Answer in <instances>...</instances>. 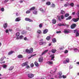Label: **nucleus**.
<instances>
[{
	"mask_svg": "<svg viewBox=\"0 0 79 79\" xmlns=\"http://www.w3.org/2000/svg\"><path fill=\"white\" fill-rule=\"evenodd\" d=\"M26 52L28 53H31L33 52V48H31L29 50L28 49H27L26 50Z\"/></svg>",
	"mask_w": 79,
	"mask_h": 79,
	"instance_id": "nucleus-1",
	"label": "nucleus"
},
{
	"mask_svg": "<svg viewBox=\"0 0 79 79\" xmlns=\"http://www.w3.org/2000/svg\"><path fill=\"white\" fill-rule=\"evenodd\" d=\"M39 44L40 45H46L47 44V43L46 42H39Z\"/></svg>",
	"mask_w": 79,
	"mask_h": 79,
	"instance_id": "nucleus-2",
	"label": "nucleus"
},
{
	"mask_svg": "<svg viewBox=\"0 0 79 79\" xmlns=\"http://www.w3.org/2000/svg\"><path fill=\"white\" fill-rule=\"evenodd\" d=\"M76 27V24L73 23L71 26V29H74Z\"/></svg>",
	"mask_w": 79,
	"mask_h": 79,
	"instance_id": "nucleus-3",
	"label": "nucleus"
},
{
	"mask_svg": "<svg viewBox=\"0 0 79 79\" xmlns=\"http://www.w3.org/2000/svg\"><path fill=\"white\" fill-rule=\"evenodd\" d=\"M34 76V75L32 73H29L28 74V77L29 78H32Z\"/></svg>",
	"mask_w": 79,
	"mask_h": 79,
	"instance_id": "nucleus-4",
	"label": "nucleus"
},
{
	"mask_svg": "<svg viewBox=\"0 0 79 79\" xmlns=\"http://www.w3.org/2000/svg\"><path fill=\"white\" fill-rule=\"evenodd\" d=\"M27 63H28V62L27 61H26L25 63H23L22 64V66L23 67V66H27Z\"/></svg>",
	"mask_w": 79,
	"mask_h": 79,
	"instance_id": "nucleus-5",
	"label": "nucleus"
},
{
	"mask_svg": "<svg viewBox=\"0 0 79 79\" xmlns=\"http://www.w3.org/2000/svg\"><path fill=\"white\" fill-rule=\"evenodd\" d=\"M64 33H65V34L66 33H69V32H70V30L69 29H65L64 30Z\"/></svg>",
	"mask_w": 79,
	"mask_h": 79,
	"instance_id": "nucleus-6",
	"label": "nucleus"
},
{
	"mask_svg": "<svg viewBox=\"0 0 79 79\" xmlns=\"http://www.w3.org/2000/svg\"><path fill=\"white\" fill-rule=\"evenodd\" d=\"M25 20L27 21H29V22H33V21L31 20V19L27 18H25Z\"/></svg>",
	"mask_w": 79,
	"mask_h": 79,
	"instance_id": "nucleus-7",
	"label": "nucleus"
},
{
	"mask_svg": "<svg viewBox=\"0 0 79 79\" xmlns=\"http://www.w3.org/2000/svg\"><path fill=\"white\" fill-rule=\"evenodd\" d=\"M72 20L74 22H77L78 20H79V18L78 17L77 19L73 18Z\"/></svg>",
	"mask_w": 79,
	"mask_h": 79,
	"instance_id": "nucleus-8",
	"label": "nucleus"
},
{
	"mask_svg": "<svg viewBox=\"0 0 79 79\" xmlns=\"http://www.w3.org/2000/svg\"><path fill=\"white\" fill-rule=\"evenodd\" d=\"M43 60H44V59L42 57L40 58L39 59V61L40 63H42L43 61Z\"/></svg>",
	"mask_w": 79,
	"mask_h": 79,
	"instance_id": "nucleus-9",
	"label": "nucleus"
},
{
	"mask_svg": "<svg viewBox=\"0 0 79 79\" xmlns=\"http://www.w3.org/2000/svg\"><path fill=\"white\" fill-rule=\"evenodd\" d=\"M19 21H21V19H20V18L19 17H18L15 19V21L16 22Z\"/></svg>",
	"mask_w": 79,
	"mask_h": 79,
	"instance_id": "nucleus-10",
	"label": "nucleus"
},
{
	"mask_svg": "<svg viewBox=\"0 0 79 79\" xmlns=\"http://www.w3.org/2000/svg\"><path fill=\"white\" fill-rule=\"evenodd\" d=\"M3 26L4 28L5 29H6V27H7V26H8V24L6 23L4 24Z\"/></svg>",
	"mask_w": 79,
	"mask_h": 79,
	"instance_id": "nucleus-11",
	"label": "nucleus"
},
{
	"mask_svg": "<svg viewBox=\"0 0 79 79\" xmlns=\"http://www.w3.org/2000/svg\"><path fill=\"white\" fill-rule=\"evenodd\" d=\"M15 53V52L13 51H10L8 52V55H11V54H12V53Z\"/></svg>",
	"mask_w": 79,
	"mask_h": 79,
	"instance_id": "nucleus-12",
	"label": "nucleus"
},
{
	"mask_svg": "<svg viewBox=\"0 0 79 79\" xmlns=\"http://www.w3.org/2000/svg\"><path fill=\"white\" fill-rule=\"evenodd\" d=\"M48 32V29H45L43 31V34H46Z\"/></svg>",
	"mask_w": 79,
	"mask_h": 79,
	"instance_id": "nucleus-13",
	"label": "nucleus"
},
{
	"mask_svg": "<svg viewBox=\"0 0 79 79\" xmlns=\"http://www.w3.org/2000/svg\"><path fill=\"white\" fill-rule=\"evenodd\" d=\"M52 22L53 24H56V19H53L52 20Z\"/></svg>",
	"mask_w": 79,
	"mask_h": 79,
	"instance_id": "nucleus-14",
	"label": "nucleus"
},
{
	"mask_svg": "<svg viewBox=\"0 0 79 79\" xmlns=\"http://www.w3.org/2000/svg\"><path fill=\"white\" fill-rule=\"evenodd\" d=\"M18 58H23V55L20 54L18 56Z\"/></svg>",
	"mask_w": 79,
	"mask_h": 79,
	"instance_id": "nucleus-15",
	"label": "nucleus"
},
{
	"mask_svg": "<svg viewBox=\"0 0 79 79\" xmlns=\"http://www.w3.org/2000/svg\"><path fill=\"white\" fill-rule=\"evenodd\" d=\"M56 52V50L55 49H53L52 50V52L53 53H55Z\"/></svg>",
	"mask_w": 79,
	"mask_h": 79,
	"instance_id": "nucleus-16",
	"label": "nucleus"
},
{
	"mask_svg": "<svg viewBox=\"0 0 79 79\" xmlns=\"http://www.w3.org/2000/svg\"><path fill=\"white\" fill-rule=\"evenodd\" d=\"M48 51V50H45L42 53L41 55H44V54L46 53H47Z\"/></svg>",
	"mask_w": 79,
	"mask_h": 79,
	"instance_id": "nucleus-17",
	"label": "nucleus"
},
{
	"mask_svg": "<svg viewBox=\"0 0 79 79\" xmlns=\"http://www.w3.org/2000/svg\"><path fill=\"white\" fill-rule=\"evenodd\" d=\"M35 65L36 66H39V63H37V62L35 61L34 63Z\"/></svg>",
	"mask_w": 79,
	"mask_h": 79,
	"instance_id": "nucleus-18",
	"label": "nucleus"
},
{
	"mask_svg": "<svg viewBox=\"0 0 79 79\" xmlns=\"http://www.w3.org/2000/svg\"><path fill=\"white\" fill-rule=\"evenodd\" d=\"M35 9V7H33L30 9V11H32V10H34Z\"/></svg>",
	"mask_w": 79,
	"mask_h": 79,
	"instance_id": "nucleus-19",
	"label": "nucleus"
},
{
	"mask_svg": "<svg viewBox=\"0 0 79 79\" xmlns=\"http://www.w3.org/2000/svg\"><path fill=\"white\" fill-rule=\"evenodd\" d=\"M60 13V14L63 15L65 13V11L63 10H61Z\"/></svg>",
	"mask_w": 79,
	"mask_h": 79,
	"instance_id": "nucleus-20",
	"label": "nucleus"
},
{
	"mask_svg": "<svg viewBox=\"0 0 79 79\" xmlns=\"http://www.w3.org/2000/svg\"><path fill=\"white\" fill-rule=\"evenodd\" d=\"M71 18H72V17H71V16H69L66 19V20H70V19H71Z\"/></svg>",
	"mask_w": 79,
	"mask_h": 79,
	"instance_id": "nucleus-21",
	"label": "nucleus"
},
{
	"mask_svg": "<svg viewBox=\"0 0 79 79\" xmlns=\"http://www.w3.org/2000/svg\"><path fill=\"white\" fill-rule=\"evenodd\" d=\"M14 68V67L13 66H11L9 68V71H11V70L13 69Z\"/></svg>",
	"mask_w": 79,
	"mask_h": 79,
	"instance_id": "nucleus-22",
	"label": "nucleus"
},
{
	"mask_svg": "<svg viewBox=\"0 0 79 79\" xmlns=\"http://www.w3.org/2000/svg\"><path fill=\"white\" fill-rule=\"evenodd\" d=\"M47 63L48 64H53V61H49L47 62Z\"/></svg>",
	"mask_w": 79,
	"mask_h": 79,
	"instance_id": "nucleus-23",
	"label": "nucleus"
},
{
	"mask_svg": "<svg viewBox=\"0 0 79 79\" xmlns=\"http://www.w3.org/2000/svg\"><path fill=\"white\" fill-rule=\"evenodd\" d=\"M51 38V37H50V36H48L47 37L46 39V40H50V39Z\"/></svg>",
	"mask_w": 79,
	"mask_h": 79,
	"instance_id": "nucleus-24",
	"label": "nucleus"
},
{
	"mask_svg": "<svg viewBox=\"0 0 79 79\" xmlns=\"http://www.w3.org/2000/svg\"><path fill=\"white\" fill-rule=\"evenodd\" d=\"M70 6H72V7H74V4L73 2L71 3L70 4H69Z\"/></svg>",
	"mask_w": 79,
	"mask_h": 79,
	"instance_id": "nucleus-25",
	"label": "nucleus"
},
{
	"mask_svg": "<svg viewBox=\"0 0 79 79\" xmlns=\"http://www.w3.org/2000/svg\"><path fill=\"white\" fill-rule=\"evenodd\" d=\"M69 16V14L68 13H66L65 14L64 16L65 17V18H67V17H68Z\"/></svg>",
	"mask_w": 79,
	"mask_h": 79,
	"instance_id": "nucleus-26",
	"label": "nucleus"
},
{
	"mask_svg": "<svg viewBox=\"0 0 79 79\" xmlns=\"http://www.w3.org/2000/svg\"><path fill=\"white\" fill-rule=\"evenodd\" d=\"M52 41L53 43H55L56 42V40L55 38H54L52 40Z\"/></svg>",
	"mask_w": 79,
	"mask_h": 79,
	"instance_id": "nucleus-27",
	"label": "nucleus"
},
{
	"mask_svg": "<svg viewBox=\"0 0 79 79\" xmlns=\"http://www.w3.org/2000/svg\"><path fill=\"white\" fill-rule=\"evenodd\" d=\"M31 13V10H30V9L29 10H28L26 11V14H29V13Z\"/></svg>",
	"mask_w": 79,
	"mask_h": 79,
	"instance_id": "nucleus-28",
	"label": "nucleus"
},
{
	"mask_svg": "<svg viewBox=\"0 0 79 79\" xmlns=\"http://www.w3.org/2000/svg\"><path fill=\"white\" fill-rule=\"evenodd\" d=\"M4 58H6V57L4 56L3 57H2L0 59V61H3L4 60Z\"/></svg>",
	"mask_w": 79,
	"mask_h": 79,
	"instance_id": "nucleus-29",
	"label": "nucleus"
},
{
	"mask_svg": "<svg viewBox=\"0 0 79 79\" xmlns=\"http://www.w3.org/2000/svg\"><path fill=\"white\" fill-rule=\"evenodd\" d=\"M19 35H20V34H19V32H18L16 34V36L17 37H18L19 36Z\"/></svg>",
	"mask_w": 79,
	"mask_h": 79,
	"instance_id": "nucleus-30",
	"label": "nucleus"
},
{
	"mask_svg": "<svg viewBox=\"0 0 79 79\" xmlns=\"http://www.w3.org/2000/svg\"><path fill=\"white\" fill-rule=\"evenodd\" d=\"M46 5H50L51 4V2H48L46 3Z\"/></svg>",
	"mask_w": 79,
	"mask_h": 79,
	"instance_id": "nucleus-31",
	"label": "nucleus"
},
{
	"mask_svg": "<svg viewBox=\"0 0 79 79\" xmlns=\"http://www.w3.org/2000/svg\"><path fill=\"white\" fill-rule=\"evenodd\" d=\"M60 18L61 19H63L64 18V15H62L61 16Z\"/></svg>",
	"mask_w": 79,
	"mask_h": 79,
	"instance_id": "nucleus-32",
	"label": "nucleus"
},
{
	"mask_svg": "<svg viewBox=\"0 0 79 79\" xmlns=\"http://www.w3.org/2000/svg\"><path fill=\"white\" fill-rule=\"evenodd\" d=\"M58 74L59 76H61L62 75V73L61 72H59L58 73Z\"/></svg>",
	"mask_w": 79,
	"mask_h": 79,
	"instance_id": "nucleus-33",
	"label": "nucleus"
},
{
	"mask_svg": "<svg viewBox=\"0 0 79 79\" xmlns=\"http://www.w3.org/2000/svg\"><path fill=\"white\" fill-rule=\"evenodd\" d=\"M37 33H38V34H41V31L40 30H38L37 31Z\"/></svg>",
	"mask_w": 79,
	"mask_h": 79,
	"instance_id": "nucleus-34",
	"label": "nucleus"
},
{
	"mask_svg": "<svg viewBox=\"0 0 79 79\" xmlns=\"http://www.w3.org/2000/svg\"><path fill=\"white\" fill-rule=\"evenodd\" d=\"M19 38H20V39H23L24 38V36L23 35H21L19 36Z\"/></svg>",
	"mask_w": 79,
	"mask_h": 79,
	"instance_id": "nucleus-35",
	"label": "nucleus"
},
{
	"mask_svg": "<svg viewBox=\"0 0 79 79\" xmlns=\"http://www.w3.org/2000/svg\"><path fill=\"white\" fill-rule=\"evenodd\" d=\"M76 37H78L79 35V33L78 31H77L76 34Z\"/></svg>",
	"mask_w": 79,
	"mask_h": 79,
	"instance_id": "nucleus-36",
	"label": "nucleus"
},
{
	"mask_svg": "<svg viewBox=\"0 0 79 79\" xmlns=\"http://www.w3.org/2000/svg\"><path fill=\"white\" fill-rule=\"evenodd\" d=\"M30 66L31 68H33L34 66V64L32 63L30 64Z\"/></svg>",
	"mask_w": 79,
	"mask_h": 79,
	"instance_id": "nucleus-37",
	"label": "nucleus"
},
{
	"mask_svg": "<svg viewBox=\"0 0 79 79\" xmlns=\"http://www.w3.org/2000/svg\"><path fill=\"white\" fill-rule=\"evenodd\" d=\"M65 60L66 61V62L67 63H69V59L68 58L66 59Z\"/></svg>",
	"mask_w": 79,
	"mask_h": 79,
	"instance_id": "nucleus-38",
	"label": "nucleus"
},
{
	"mask_svg": "<svg viewBox=\"0 0 79 79\" xmlns=\"http://www.w3.org/2000/svg\"><path fill=\"white\" fill-rule=\"evenodd\" d=\"M33 14L34 15H37V12L36 11H35L33 12Z\"/></svg>",
	"mask_w": 79,
	"mask_h": 79,
	"instance_id": "nucleus-39",
	"label": "nucleus"
},
{
	"mask_svg": "<svg viewBox=\"0 0 79 79\" xmlns=\"http://www.w3.org/2000/svg\"><path fill=\"white\" fill-rule=\"evenodd\" d=\"M58 19L59 21H61V17L60 16H59L58 18Z\"/></svg>",
	"mask_w": 79,
	"mask_h": 79,
	"instance_id": "nucleus-40",
	"label": "nucleus"
},
{
	"mask_svg": "<svg viewBox=\"0 0 79 79\" xmlns=\"http://www.w3.org/2000/svg\"><path fill=\"white\" fill-rule=\"evenodd\" d=\"M39 27H40V28H41V27H42V23L40 24L39 25Z\"/></svg>",
	"mask_w": 79,
	"mask_h": 79,
	"instance_id": "nucleus-41",
	"label": "nucleus"
},
{
	"mask_svg": "<svg viewBox=\"0 0 79 79\" xmlns=\"http://www.w3.org/2000/svg\"><path fill=\"white\" fill-rule=\"evenodd\" d=\"M77 32H78V31H77V30L76 29V30H73V33H76H76H77Z\"/></svg>",
	"mask_w": 79,
	"mask_h": 79,
	"instance_id": "nucleus-42",
	"label": "nucleus"
},
{
	"mask_svg": "<svg viewBox=\"0 0 79 79\" xmlns=\"http://www.w3.org/2000/svg\"><path fill=\"white\" fill-rule=\"evenodd\" d=\"M56 33L57 34H59V33H61V31H56Z\"/></svg>",
	"mask_w": 79,
	"mask_h": 79,
	"instance_id": "nucleus-43",
	"label": "nucleus"
},
{
	"mask_svg": "<svg viewBox=\"0 0 79 79\" xmlns=\"http://www.w3.org/2000/svg\"><path fill=\"white\" fill-rule=\"evenodd\" d=\"M6 67H7V65H4L3 66V67L4 68H6Z\"/></svg>",
	"mask_w": 79,
	"mask_h": 79,
	"instance_id": "nucleus-44",
	"label": "nucleus"
},
{
	"mask_svg": "<svg viewBox=\"0 0 79 79\" xmlns=\"http://www.w3.org/2000/svg\"><path fill=\"white\" fill-rule=\"evenodd\" d=\"M63 64H66V63H67L66 60H64L63 61Z\"/></svg>",
	"mask_w": 79,
	"mask_h": 79,
	"instance_id": "nucleus-45",
	"label": "nucleus"
},
{
	"mask_svg": "<svg viewBox=\"0 0 79 79\" xmlns=\"http://www.w3.org/2000/svg\"><path fill=\"white\" fill-rule=\"evenodd\" d=\"M62 77H63V78H64V79H65V78H66V76L65 75H63Z\"/></svg>",
	"mask_w": 79,
	"mask_h": 79,
	"instance_id": "nucleus-46",
	"label": "nucleus"
},
{
	"mask_svg": "<svg viewBox=\"0 0 79 79\" xmlns=\"http://www.w3.org/2000/svg\"><path fill=\"white\" fill-rule=\"evenodd\" d=\"M52 7H55V4H52Z\"/></svg>",
	"mask_w": 79,
	"mask_h": 79,
	"instance_id": "nucleus-47",
	"label": "nucleus"
},
{
	"mask_svg": "<svg viewBox=\"0 0 79 79\" xmlns=\"http://www.w3.org/2000/svg\"><path fill=\"white\" fill-rule=\"evenodd\" d=\"M4 10H5V9H4V8H2L1 9V11H4Z\"/></svg>",
	"mask_w": 79,
	"mask_h": 79,
	"instance_id": "nucleus-48",
	"label": "nucleus"
},
{
	"mask_svg": "<svg viewBox=\"0 0 79 79\" xmlns=\"http://www.w3.org/2000/svg\"><path fill=\"white\" fill-rule=\"evenodd\" d=\"M27 66H26V68H27V69H28V68H30V66H29V65H28V64H27Z\"/></svg>",
	"mask_w": 79,
	"mask_h": 79,
	"instance_id": "nucleus-49",
	"label": "nucleus"
},
{
	"mask_svg": "<svg viewBox=\"0 0 79 79\" xmlns=\"http://www.w3.org/2000/svg\"><path fill=\"white\" fill-rule=\"evenodd\" d=\"M64 53H68V51L67 50H65V51H64Z\"/></svg>",
	"mask_w": 79,
	"mask_h": 79,
	"instance_id": "nucleus-50",
	"label": "nucleus"
},
{
	"mask_svg": "<svg viewBox=\"0 0 79 79\" xmlns=\"http://www.w3.org/2000/svg\"><path fill=\"white\" fill-rule=\"evenodd\" d=\"M58 26H62V24L61 23H58Z\"/></svg>",
	"mask_w": 79,
	"mask_h": 79,
	"instance_id": "nucleus-51",
	"label": "nucleus"
},
{
	"mask_svg": "<svg viewBox=\"0 0 79 79\" xmlns=\"http://www.w3.org/2000/svg\"><path fill=\"white\" fill-rule=\"evenodd\" d=\"M5 63V61H1L0 62V63H1V64H3V63Z\"/></svg>",
	"mask_w": 79,
	"mask_h": 79,
	"instance_id": "nucleus-52",
	"label": "nucleus"
},
{
	"mask_svg": "<svg viewBox=\"0 0 79 79\" xmlns=\"http://www.w3.org/2000/svg\"><path fill=\"white\" fill-rule=\"evenodd\" d=\"M52 58L51 60H53L54 58H55V56H52V57H51Z\"/></svg>",
	"mask_w": 79,
	"mask_h": 79,
	"instance_id": "nucleus-53",
	"label": "nucleus"
},
{
	"mask_svg": "<svg viewBox=\"0 0 79 79\" xmlns=\"http://www.w3.org/2000/svg\"><path fill=\"white\" fill-rule=\"evenodd\" d=\"M59 78L60 79H61V78H62V76H61V75H59Z\"/></svg>",
	"mask_w": 79,
	"mask_h": 79,
	"instance_id": "nucleus-54",
	"label": "nucleus"
},
{
	"mask_svg": "<svg viewBox=\"0 0 79 79\" xmlns=\"http://www.w3.org/2000/svg\"><path fill=\"white\" fill-rule=\"evenodd\" d=\"M53 56H55V55H54V54H53L51 55V57H52Z\"/></svg>",
	"mask_w": 79,
	"mask_h": 79,
	"instance_id": "nucleus-55",
	"label": "nucleus"
},
{
	"mask_svg": "<svg viewBox=\"0 0 79 79\" xmlns=\"http://www.w3.org/2000/svg\"><path fill=\"white\" fill-rule=\"evenodd\" d=\"M40 11H42L43 12L44 11V10L42 9V8H41L40 9Z\"/></svg>",
	"mask_w": 79,
	"mask_h": 79,
	"instance_id": "nucleus-56",
	"label": "nucleus"
},
{
	"mask_svg": "<svg viewBox=\"0 0 79 79\" xmlns=\"http://www.w3.org/2000/svg\"><path fill=\"white\" fill-rule=\"evenodd\" d=\"M24 40H27V38L26 37H25L24 38Z\"/></svg>",
	"mask_w": 79,
	"mask_h": 79,
	"instance_id": "nucleus-57",
	"label": "nucleus"
},
{
	"mask_svg": "<svg viewBox=\"0 0 79 79\" xmlns=\"http://www.w3.org/2000/svg\"><path fill=\"white\" fill-rule=\"evenodd\" d=\"M68 6V5L67 4H64V6H65V7H66Z\"/></svg>",
	"mask_w": 79,
	"mask_h": 79,
	"instance_id": "nucleus-58",
	"label": "nucleus"
},
{
	"mask_svg": "<svg viewBox=\"0 0 79 79\" xmlns=\"http://www.w3.org/2000/svg\"><path fill=\"white\" fill-rule=\"evenodd\" d=\"M6 33H8V29L6 30Z\"/></svg>",
	"mask_w": 79,
	"mask_h": 79,
	"instance_id": "nucleus-59",
	"label": "nucleus"
},
{
	"mask_svg": "<svg viewBox=\"0 0 79 79\" xmlns=\"http://www.w3.org/2000/svg\"><path fill=\"white\" fill-rule=\"evenodd\" d=\"M32 57V55H31L30 57H28V59H30V58H31Z\"/></svg>",
	"mask_w": 79,
	"mask_h": 79,
	"instance_id": "nucleus-60",
	"label": "nucleus"
},
{
	"mask_svg": "<svg viewBox=\"0 0 79 79\" xmlns=\"http://www.w3.org/2000/svg\"><path fill=\"white\" fill-rule=\"evenodd\" d=\"M8 2V0H4V2Z\"/></svg>",
	"mask_w": 79,
	"mask_h": 79,
	"instance_id": "nucleus-61",
	"label": "nucleus"
},
{
	"mask_svg": "<svg viewBox=\"0 0 79 79\" xmlns=\"http://www.w3.org/2000/svg\"><path fill=\"white\" fill-rule=\"evenodd\" d=\"M65 26H66L67 27H68L69 26V25H67L66 24H65Z\"/></svg>",
	"mask_w": 79,
	"mask_h": 79,
	"instance_id": "nucleus-62",
	"label": "nucleus"
},
{
	"mask_svg": "<svg viewBox=\"0 0 79 79\" xmlns=\"http://www.w3.org/2000/svg\"><path fill=\"white\" fill-rule=\"evenodd\" d=\"M74 50L75 51V50H78L77 49V48L74 49Z\"/></svg>",
	"mask_w": 79,
	"mask_h": 79,
	"instance_id": "nucleus-63",
	"label": "nucleus"
},
{
	"mask_svg": "<svg viewBox=\"0 0 79 79\" xmlns=\"http://www.w3.org/2000/svg\"><path fill=\"white\" fill-rule=\"evenodd\" d=\"M77 7H78V8H79V4H77Z\"/></svg>",
	"mask_w": 79,
	"mask_h": 79,
	"instance_id": "nucleus-64",
	"label": "nucleus"
}]
</instances>
